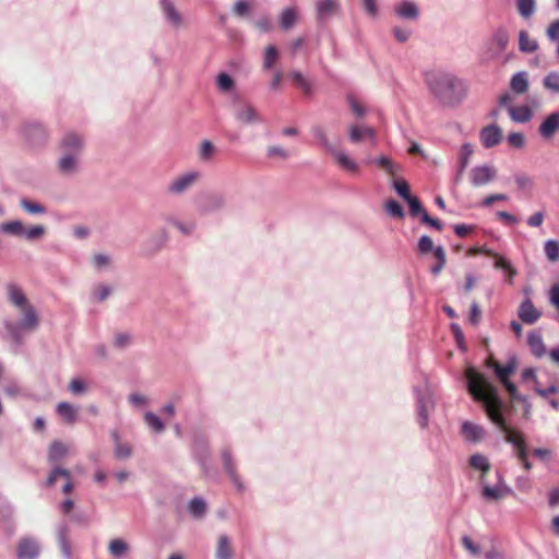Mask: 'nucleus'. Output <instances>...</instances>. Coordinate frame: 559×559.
I'll use <instances>...</instances> for the list:
<instances>
[{
	"mask_svg": "<svg viewBox=\"0 0 559 559\" xmlns=\"http://www.w3.org/2000/svg\"><path fill=\"white\" fill-rule=\"evenodd\" d=\"M465 378L467 380V390L469 394L476 401L484 403L487 416L504 433L506 441L513 444L515 452L525 450L526 442L523 435L509 427L501 414L502 404L498 396L497 389L486 380L483 373L478 372L473 367L466 368Z\"/></svg>",
	"mask_w": 559,
	"mask_h": 559,
	"instance_id": "1",
	"label": "nucleus"
},
{
	"mask_svg": "<svg viewBox=\"0 0 559 559\" xmlns=\"http://www.w3.org/2000/svg\"><path fill=\"white\" fill-rule=\"evenodd\" d=\"M425 82L435 100L444 107H453L466 96L465 83L452 73L431 70L425 73Z\"/></svg>",
	"mask_w": 559,
	"mask_h": 559,
	"instance_id": "2",
	"label": "nucleus"
},
{
	"mask_svg": "<svg viewBox=\"0 0 559 559\" xmlns=\"http://www.w3.org/2000/svg\"><path fill=\"white\" fill-rule=\"evenodd\" d=\"M487 367L493 369L500 382L504 385L512 401H522V396L519 394L516 386L509 380V377L516 370L518 362L514 358H511L504 366H501L493 358L487 359Z\"/></svg>",
	"mask_w": 559,
	"mask_h": 559,
	"instance_id": "3",
	"label": "nucleus"
},
{
	"mask_svg": "<svg viewBox=\"0 0 559 559\" xmlns=\"http://www.w3.org/2000/svg\"><path fill=\"white\" fill-rule=\"evenodd\" d=\"M497 177V170L493 166L481 165L472 168L469 173L471 183L475 187L485 186Z\"/></svg>",
	"mask_w": 559,
	"mask_h": 559,
	"instance_id": "4",
	"label": "nucleus"
},
{
	"mask_svg": "<svg viewBox=\"0 0 559 559\" xmlns=\"http://www.w3.org/2000/svg\"><path fill=\"white\" fill-rule=\"evenodd\" d=\"M19 559H36L39 555V545L35 538H21L16 546Z\"/></svg>",
	"mask_w": 559,
	"mask_h": 559,
	"instance_id": "5",
	"label": "nucleus"
},
{
	"mask_svg": "<svg viewBox=\"0 0 559 559\" xmlns=\"http://www.w3.org/2000/svg\"><path fill=\"white\" fill-rule=\"evenodd\" d=\"M349 140L353 143H359L364 140H369L372 145L377 142L376 131L373 128L353 124L348 129Z\"/></svg>",
	"mask_w": 559,
	"mask_h": 559,
	"instance_id": "6",
	"label": "nucleus"
},
{
	"mask_svg": "<svg viewBox=\"0 0 559 559\" xmlns=\"http://www.w3.org/2000/svg\"><path fill=\"white\" fill-rule=\"evenodd\" d=\"M235 117L241 124H252L261 121L257 109L249 104L239 105L235 111Z\"/></svg>",
	"mask_w": 559,
	"mask_h": 559,
	"instance_id": "7",
	"label": "nucleus"
},
{
	"mask_svg": "<svg viewBox=\"0 0 559 559\" xmlns=\"http://www.w3.org/2000/svg\"><path fill=\"white\" fill-rule=\"evenodd\" d=\"M58 477H62L66 480V483L62 487V492L66 495L71 493L74 488L73 483L71 480V473H70V471L62 468V467H56L50 472V474L46 480V486H48V487L55 486Z\"/></svg>",
	"mask_w": 559,
	"mask_h": 559,
	"instance_id": "8",
	"label": "nucleus"
},
{
	"mask_svg": "<svg viewBox=\"0 0 559 559\" xmlns=\"http://www.w3.org/2000/svg\"><path fill=\"white\" fill-rule=\"evenodd\" d=\"M479 138L484 147H493L501 141V130L496 124L487 126L481 129Z\"/></svg>",
	"mask_w": 559,
	"mask_h": 559,
	"instance_id": "9",
	"label": "nucleus"
},
{
	"mask_svg": "<svg viewBox=\"0 0 559 559\" xmlns=\"http://www.w3.org/2000/svg\"><path fill=\"white\" fill-rule=\"evenodd\" d=\"M199 178L198 173H188L177 177L168 187L170 193L179 194L192 186Z\"/></svg>",
	"mask_w": 559,
	"mask_h": 559,
	"instance_id": "10",
	"label": "nucleus"
},
{
	"mask_svg": "<svg viewBox=\"0 0 559 559\" xmlns=\"http://www.w3.org/2000/svg\"><path fill=\"white\" fill-rule=\"evenodd\" d=\"M542 313L534 307L530 299H525L519 308V318L527 324L535 323Z\"/></svg>",
	"mask_w": 559,
	"mask_h": 559,
	"instance_id": "11",
	"label": "nucleus"
},
{
	"mask_svg": "<svg viewBox=\"0 0 559 559\" xmlns=\"http://www.w3.org/2000/svg\"><path fill=\"white\" fill-rule=\"evenodd\" d=\"M19 309L21 311V314L23 316L21 328L28 331L36 330L39 324V318L35 309L29 304Z\"/></svg>",
	"mask_w": 559,
	"mask_h": 559,
	"instance_id": "12",
	"label": "nucleus"
},
{
	"mask_svg": "<svg viewBox=\"0 0 559 559\" xmlns=\"http://www.w3.org/2000/svg\"><path fill=\"white\" fill-rule=\"evenodd\" d=\"M222 460L224 469L229 475L231 481L237 486L238 489H242V484L240 483L239 476L236 472V465L231 457V452L229 449H224L222 451Z\"/></svg>",
	"mask_w": 559,
	"mask_h": 559,
	"instance_id": "13",
	"label": "nucleus"
},
{
	"mask_svg": "<svg viewBox=\"0 0 559 559\" xmlns=\"http://www.w3.org/2000/svg\"><path fill=\"white\" fill-rule=\"evenodd\" d=\"M461 433L468 441L479 442L484 438L485 430L479 425L464 421L461 427Z\"/></svg>",
	"mask_w": 559,
	"mask_h": 559,
	"instance_id": "14",
	"label": "nucleus"
},
{
	"mask_svg": "<svg viewBox=\"0 0 559 559\" xmlns=\"http://www.w3.org/2000/svg\"><path fill=\"white\" fill-rule=\"evenodd\" d=\"M558 128L559 112H552L539 126V134L545 139H550Z\"/></svg>",
	"mask_w": 559,
	"mask_h": 559,
	"instance_id": "15",
	"label": "nucleus"
},
{
	"mask_svg": "<svg viewBox=\"0 0 559 559\" xmlns=\"http://www.w3.org/2000/svg\"><path fill=\"white\" fill-rule=\"evenodd\" d=\"M61 147L66 150V153L80 154L83 147V140L75 133H68L61 141Z\"/></svg>",
	"mask_w": 559,
	"mask_h": 559,
	"instance_id": "16",
	"label": "nucleus"
},
{
	"mask_svg": "<svg viewBox=\"0 0 559 559\" xmlns=\"http://www.w3.org/2000/svg\"><path fill=\"white\" fill-rule=\"evenodd\" d=\"M56 412L59 417L67 424H74L78 419V412L73 405L68 402H60L57 405Z\"/></svg>",
	"mask_w": 559,
	"mask_h": 559,
	"instance_id": "17",
	"label": "nucleus"
},
{
	"mask_svg": "<svg viewBox=\"0 0 559 559\" xmlns=\"http://www.w3.org/2000/svg\"><path fill=\"white\" fill-rule=\"evenodd\" d=\"M7 292L9 301L16 308L25 307L29 304L22 289L15 284H9Z\"/></svg>",
	"mask_w": 559,
	"mask_h": 559,
	"instance_id": "18",
	"label": "nucleus"
},
{
	"mask_svg": "<svg viewBox=\"0 0 559 559\" xmlns=\"http://www.w3.org/2000/svg\"><path fill=\"white\" fill-rule=\"evenodd\" d=\"M510 118L515 122H527L532 118V110L528 106H509L508 108Z\"/></svg>",
	"mask_w": 559,
	"mask_h": 559,
	"instance_id": "19",
	"label": "nucleus"
},
{
	"mask_svg": "<svg viewBox=\"0 0 559 559\" xmlns=\"http://www.w3.org/2000/svg\"><path fill=\"white\" fill-rule=\"evenodd\" d=\"M469 466L474 469L480 471V480L484 481L486 474L490 471V463L488 459L479 453L473 454L469 457Z\"/></svg>",
	"mask_w": 559,
	"mask_h": 559,
	"instance_id": "20",
	"label": "nucleus"
},
{
	"mask_svg": "<svg viewBox=\"0 0 559 559\" xmlns=\"http://www.w3.org/2000/svg\"><path fill=\"white\" fill-rule=\"evenodd\" d=\"M332 155L337 165L344 170L353 174H356L358 171V165L353 159H350L345 153L337 150H333Z\"/></svg>",
	"mask_w": 559,
	"mask_h": 559,
	"instance_id": "21",
	"label": "nucleus"
},
{
	"mask_svg": "<svg viewBox=\"0 0 559 559\" xmlns=\"http://www.w3.org/2000/svg\"><path fill=\"white\" fill-rule=\"evenodd\" d=\"M68 447L61 441H53L49 445L48 450V461L50 463H56L63 459L68 454Z\"/></svg>",
	"mask_w": 559,
	"mask_h": 559,
	"instance_id": "22",
	"label": "nucleus"
},
{
	"mask_svg": "<svg viewBox=\"0 0 559 559\" xmlns=\"http://www.w3.org/2000/svg\"><path fill=\"white\" fill-rule=\"evenodd\" d=\"M511 90L516 94H524L528 90V79L526 72L514 74L510 82Z\"/></svg>",
	"mask_w": 559,
	"mask_h": 559,
	"instance_id": "23",
	"label": "nucleus"
},
{
	"mask_svg": "<svg viewBox=\"0 0 559 559\" xmlns=\"http://www.w3.org/2000/svg\"><path fill=\"white\" fill-rule=\"evenodd\" d=\"M234 550L227 536L222 535L218 538L216 548V559H233Z\"/></svg>",
	"mask_w": 559,
	"mask_h": 559,
	"instance_id": "24",
	"label": "nucleus"
},
{
	"mask_svg": "<svg viewBox=\"0 0 559 559\" xmlns=\"http://www.w3.org/2000/svg\"><path fill=\"white\" fill-rule=\"evenodd\" d=\"M298 19V12L295 8H286L280 16L281 27L285 31L292 28Z\"/></svg>",
	"mask_w": 559,
	"mask_h": 559,
	"instance_id": "25",
	"label": "nucleus"
},
{
	"mask_svg": "<svg viewBox=\"0 0 559 559\" xmlns=\"http://www.w3.org/2000/svg\"><path fill=\"white\" fill-rule=\"evenodd\" d=\"M395 12L405 19H416L418 16V8L414 2L403 1L395 7Z\"/></svg>",
	"mask_w": 559,
	"mask_h": 559,
	"instance_id": "26",
	"label": "nucleus"
},
{
	"mask_svg": "<svg viewBox=\"0 0 559 559\" xmlns=\"http://www.w3.org/2000/svg\"><path fill=\"white\" fill-rule=\"evenodd\" d=\"M527 343L531 347L532 353L536 357H542L546 353V348L543 342V338L537 333H530L527 336Z\"/></svg>",
	"mask_w": 559,
	"mask_h": 559,
	"instance_id": "27",
	"label": "nucleus"
},
{
	"mask_svg": "<svg viewBox=\"0 0 559 559\" xmlns=\"http://www.w3.org/2000/svg\"><path fill=\"white\" fill-rule=\"evenodd\" d=\"M519 48L523 52H534L538 48L535 39L531 38L526 31H521L519 34Z\"/></svg>",
	"mask_w": 559,
	"mask_h": 559,
	"instance_id": "28",
	"label": "nucleus"
},
{
	"mask_svg": "<svg viewBox=\"0 0 559 559\" xmlns=\"http://www.w3.org/2000/svg\"><path fill=\"white\" fill-rule=\"evenodd\" d=\"M163 11L168 21L176 27L181 24V15L169 0H162Z\"/></svg>",
	"mask_w": 559,
	"mask_h": 559,
	"instance_id": "29",
	"label": "nucleus"
},
{
	"mask_svg": "<svg viewBox=\"0 0 559 559\" xmlns=\"http://www.w3.org/2000/svg\"><path fill=\"white\" fill-rule=\"evenodd\" d=\"M108 551L114 558H120L129 551V545L121 538H115L109 543Z\"/></svg>",
	"mask_w": 559,
	"mask_h": 559,
	"instance_id": "30",
	"label": "nucleus"
},
{
	"mask_svg": "<svg viewBox=\"0 0 559 559\" xmlns=\"http://www.w3.org/2000/svg\"><path fill=\"white\" fill-rule=\"evenodd\" d=\"M78 155L64 153V155L59 160V169L64 174H69L75 170L78 164Z\"/></svg>",
	"mask_w": 559,
	"mask_h": 559,
	"instance_id": "31",
	"label": "nucleus"
},
{
	"mask_svg": "<svg viewBox=\"0 0 559 559\" xmlns=\"http://www.w3.org/2000/svg\"><path fill=\"white\" fill-rule=\"evenodd\" d=\"M337 9L336 0H319L317 2L318 15L320 19L326 17Z\"/></svg>",
	"mask_w": 559,
	"mask_h": 559,
	"instance_id": "32",
	"label": "nucleus"
},
{
	"mask_svg": "<svg viewBox=\"0 0 559 559\" xmlns=\"http://www.w3.org/2000/svg\"><path fill=\"white\" fill-rule=\"evenodd\" d=\"M433 255L437 259V263L431 266V273L437 276L443 270L447 262L445 250L439 246L433 249Z\"/></svg>",
	"mask_w": 559,
	"mask_h": 559,
	"instance_id": "33",
	"label": "nucleus"
},
{
	"mask_svg": "<svg viewBox=\"0 0 559 559\" xmlns=\"http://www.w3.org/2000/svg\"><path fill=\"white\" fill-rule=\"evenodd\" d=\"M509 44V34L506 29H498L492 37V45H495L497 51L495 53H501Z\"/></svg>",
	"mask_w": 559,
	"mask_h": 559,
	"instance_id": "34",
	"label": "nucleus"
},
{
	"mask_svg": "<svg viewBox=\"0 0 559 559\" xmlns=\"http://www.w3.org/2000/svg\"><path fill=\"white\" fill-rule=\"evenodd\" d=\"M473 153H474V148H473L472 144L464 143L461 146L460 156H459V164H460L459 173L460 174H462L465 170V168L467 167V165L469 163V158L472 157Z\"/></svg>",
	"mask_w": 559,
	"mask_h": 559,
	"instance_id": "35",
	"label": "nucleus"
},
{
	"mask_svg": "<svg viewBox=\"0 0 559 559\" xmlns=\"http://www.w3.org/2000/svg\"><path fill=\"white\" fill-rule=\"evenodd\" d=\"M490 257L495 259L493 266L496 269L504 270L508 273V281L511 283L512 277L516 274L515 269L512 267L509 261L496 252H493V255Z\"/></svg>",
	"mask_w": 559,
	"mask_h": 559,
	"instance_id": "36",
	"label": "nucleus"
},
{
	"mask_svg": "<svg viewBox=\"0 0 559 559\" xmlns=\"http://www.w3.org/2000/svg\"><path fill=\"white\" fill-rule=\"evenodd\" d=\"M545 254L550 262H556L559 260V241L558 240H547L544 246Z\"/></svg>",
	"mask_w": 559,
	"mask_h": 559,
	"instance_id": "37",
	"label": "nucleus"
},
{
	"mask_svg": "<svg viewBox=\"0 0 559 559\" xmlns=\"http://www.w3.org/2000/svg\"><path fill=\"white\" fill-rule=\"evenodd\" d=\"M144 421L154 432H162L165 429V425L154 413H145Z\"/></svg>",
	"mask_w": 559,
	"mask_h": 559,
	"instance_id": "38",
	"label": "nucleus"
},
{
	"mask_svg": "<svg viewBox=\"0 0 559 559\" xmlns=\"http://www.w3.org/2000/svg\"><path fill=\"white\" fill-rule=\"evenodd\" d=\"M189 512L194 516H202L206 510V503L201 498H193L189 503Z\"/></svg>",
	"mask_w": 559,
	"mask_h": 559,
	"instance_id": "39",
	"label": "nucleus"
},
{
	"mask_svg": "<svg viewBox=\"0 0 559 559\" xmlns=\"http://www.w3.org/2000/svg\"><path fill=\"white\" fill-rule=\"evenodd\" d=\"M1 230L7 234L23 236L24 225L20 221H12V222L2 224Z\"/></svg>",
	"mask_w": 559,
	"mask_h": 559,
	"instance_id": "40",
	"label": "nucleus"
},
{
	"mask_svg": "<svg viewBox=\"0 0 559 559\" xmlns=\"http://www.w3.org/2000/svg\"><path fill=\"white\" fill-rule=\"evenodd\" d=\"M277 57H278L277 49L272 45L267 46L265 48V52H264V61H263L264 69L270 70L275 64Z\"/></svg>",
	"mask_w": 559,
	"mask_h": 559,
	"instance_id": "41",
	"label": "nucleus"
},
{
	"mask_svg": "<svg viewBox=\"0 0 559 559\" xmlns=\"http://www.w3.org/2000/svg\"><path fill=\"white\" fill-rule=\"evenodd\" d=\"M290 76L305 94L310 95L312 93V86L310 82L307 81L300 72H292Z\"/></svg>",
	"mask_w": 559,
	"mask_h": 559,
	"instance_id": "42",
	"label": "nucleus"
},
{
	"mask_svg": "<svg viewBox=\"0 0 559 559\" xmlns=\"http://www.w3.org/2000/svg\"><path fill=\"white\" fill-rule=\"evenodd\" d=\"M384 207L386 213L393 217L403 218L405 215L402 205L395 200L386 201Z\"/></svg>",
	"mask_w": 559,
	"mask_h": 559,
	"instance_id": "43",
	"label": "nucleus"
},
{
	"mask_svg": "<svg viewBox=\"0 0 559 559\" xmlns=\"http://www.w3.org/2000/svg\"><path fill=\"white\" fill-rule=\"evenodd\" d=\"M518 10L523 17H530L535 11V0H518Z\"/></svg>",
	"mask_w": 559,
	"mask_h": 559,
	"instance_id": "44",
	"label": "nucleus"
},
{
	"mask_svg": "<svg viewBox=\"0 0 559 559\" xmlns=\"http://www.w3.org/2000/svg\"><path fill=\"white\" fill-rule=\"evenodd\" d=\"M544 86L547 90L559 93V73L550 72L544 79Z\"/></svg>",
	"mask_w": 559,
	"mask_h": 559,
	"instance_id": "45",
	"label": "nucleus"
},
{
	"mask_svg": "<svg viewBox=\"0 0 559 559\" xmlns=\"http://www.w3.org/2000/svg\"><path fill=\"white\" fill-rule=\"evenodd\" d=\"M481 493L487 500H499L503 497V492L499 487H490L487 485L483 487Z\"/></svg>",
	"mask_w": 559,
	"mask_h": 559,
	"instance_id": "46",
	"label": "nucleus"
},
{
	"mask_svg": "<svg viewBox=\"0 0 559 559\" xmlns=\"http://www.w3.org/2000/svg\"><path fill=\"white\" fill-rule=\"evenodd\" d=\"M215 152V147L211 141L204 140L200 145V158L203 160H209L212 158Z\"/></svg>",
	"mask_w": 559,
	"mask_h": 559,
	"instance_id": "47",
	"label": "nucleus"
},
{
	"mask_svg": "<svg viewBox=\"0 0 559 559\" xmlns=\"http://www.w3.org/2000/svg\"><path fill=\"white\" fill-rule=\"evenodd\" d=\"M217 86L222 92H229L234 87V81L227 73H219Z\"/></svg>",
	"mask_w": 559,
	"mask_h": 559,
	"instance_id": "48",
	"label": "nucleus"
},
{
	"mask_svg": "<svg viewBox=\"0 0 559 559\" xmlns=\"http://www.w3.org/2000/svg\"><path fill=\"white\" fill-rule=\"evenodd\" d=\"M21 206L31 214H41L45 213V207L38 203H34L29 200L23 199L21 200Z\"/></svg>",
	"mask_w": 559,
	"mask_h": 559,
	"instance_id": "49",
	"label": "nucleus"
},
{
	"mask_svg": "<svg viewBox=\"0 0 559 559\" xmlns=\"http://www.w3.org/2000/svg\"><path fill=\"white\" fill-rule=\"evenodd\" d=\"M394 189L397 192V194L405 201L413 197L409 192V186L405 180L395 181Z\"/></svg>",
	"mask_w": 559,
	"mask_h": 559,
	"instance_id": "50",
	"label": "nucleus"
},
{
	"mask_svg": "<svg viewBox=\"0 0 559 559\" xmlns=\"http://www.w3.org/2000/svg\"><path fill=\"white\" fill-rule=\"evenodd\" d=\"M418 252L421 254L428 253L430 251H433V242L432 239L429 236H421L418 241Z\"/></svg>",
	"mask_w": 559,
	"mask_h": 559,
	"instance_id": "51",
	"label": "nucleus"
},
{
	"mask_svg": "<svg viewBox=\"0 0 559 559\" xmlns=\"http://www.w3.org/2000/svg\"><path fill=\"white\" fill-rule=\"evenodd\" d=\"M45 233V228L40 225L33 226L31 228L24 227L23 236H25L26 239L33 240L41 237Z\"/></svg>",
	"mask_w": 559,
	"mask_h": 559,
	"instance_id": "52",
	"label": "nucleus"
},
{
	"mask_svg": "<svg viewBox=\"0 0 559 559\" xmlns=\"http://www.w3.org/2000/svg\"><path fill=\"white\" fill-rule=\"evenodd\" d=\"M406 202L409 205L411 216L415 217L419 214L423 216V211H426V210L421 206L420 201L416 197L409 198L408 200H406Z\"/></svg>",
	"mask_w": 559,
	"mask_h": 559,
	"instance_id": "53",
	"label": "nucleus"
},
{
	"mask_svg": "<svg viewBox=\"0 0 559 559\" xmlns=\"http://www.w3.org/2000/svg\"><path fill=\"white\" fill-rule=\"evenodd\" d=\"M508 142L512 147L521 148L525 144V136L521 132H512L508 136Z\"/></svg>",
	"mask_w": 559,
	"mask_h": 559,
	"instance_id": "54",
	"label": "nucleus"
},
{
	"mask_svg": "<svg viewBox=\"0 0 559 559\" xmlns=\"http://www.w3.org/2000/svg\"><path fill=\"white\" fill-rule=\"evenodd\" d=\"M130 454H131V448L128 444H122L118 441L116 442L115 455L117 459H119V460L127 459L130 456Z\"/></svg>",
	"mask_w": 559,
	"mask_h": 559,
	"instance_id": "55",
	"label": "nucleus"
},
{
	"mask_svg": "<svg viewBox=\"0 0 559 559\" xmlns=\"http://www.w3.org/2000/svg\"><path fill=\"white\" fill-rule=\"evenodd\" d=\"M469 322L473 325H477L481 319V310L477 302H473L469 311Z\"/></svg>",
	"mask_w": 559,
	"mask_h": 559,
	"instance_id": "56",
	"label": "nucleus"
},
{
	"mask_svg": "<svg viewBox=\"0 0 559 559\" xmlns=\"http://www.w3.org/2000/svg\"><path fill=\"white\" fill-rule=\"evenodd\" d=\"M348 104L350 106L352 111L357 117H362L365 115V107L354 96L348 97Z\"/></svg>",
	"mask_w": 559,
	"mask_h": 559,
	"instance_id": "57",
	"label": "nucleus"
},
{
	"mask_svg": "<svg viewBox=\"0 0 559 559\" xmlns=\"http://www.w3.org/2000/svg\"><path fill=\"white\" fill-rule=\"evenodd\" d=\"M462 545L463 547L468 550L472 555H478L479 554V547L476 545L473 539L469 536H463L462 537Z\"/></svg>",
	"mask_w": 559,
	"mask_h": 559,
	"instance_id": "58",
	"label": "nucleus"
},
{
	"mask_svg": "<svg viewBox=\"0 0 559 559\" xmlns=\"http://www.w3.org/2000/svg\"><path fill=\"white\" fill-rule=\"evenodd\" d=\"M377 164L383 169L385 170L389 175H394L395 174V170H394V166L392 164V162L385 157V156H380L378 159H377Z\"/></svg>",
	"mask_w": 559,
	"mask_h": 559,
	"instance_id": "59",
	"label": "nucleus"
},
{
	"mask_svg": "<svg viewBox=\"0 0 559 559\" xmlns=\"http://www.w3.org/2000/svg\"><path fill=\"white\" fill-rule=\"evenodd\" d=\"M267 156L269 157H281V158H287L288 154L287 152L277 145H272L267 147Z\"/></svg>",
	"mask_w": 559,
	"mask_h": 559,
	"instance_id": "60",
	"label": "nucleus"
},
{
	"mask_svg": "<svg viewBox=\"0 0 559 559\" xmlns=\"http://www.w3.org/2000/svg\"><path fill=\"white\" fill-rule=\"evenodd\" d=\"M421 222L436 228L439 231L442 229V224L438 219L430 217L427 211H423Z\"/></svg>",
	"mask_w": 559,
	"mask_h": 559,
	"instance_id": "61",
	"label": "nucleus"
},
{
	"mask_svg": "<svg viewBox=\"0 0 559 559\" xmlns=\"http://www.w3.org/2000/svg\"><path fill=\"white\" fill-rule=\"evenodd\" d=\"M547 36L550 40L559 39V20L554 21L547 28Z\"/></svg>",
	"mask_w": 559,
	"mask_h": 559,
	"instance_id": "62",
	"label": "nucleus"
},
{
	"mask_svg": "<svg viewBox=\"0 0 559 559\" xmlns=\"http://www.w3.org/2000/svg\"><path fill=\"white\" fill-rule=\"evenodd\" d=\"M249 10H250L249 2L243 1V0L236 2L234 5V12L240 16L246 15L249 12Z\"/></svg>",
	"mask_w": 559,
	"mask_h": 559,
	"instance_id": "63",
	"label": "nucleus"
},
{
	"mask_svg": "<svg viewBox=\"0 0 559 559\" xmlns=\"http://www.w3.org/2000/svg\"><path fill=\"white\" fill-rule=\"evenodd\" d=\"M69 389L73 394H81L85 391V384L80 379H73L70 382Z\"/></svg>",
	"mask_w": 559,
	"mask_h": 559,
	"instance_id": "64",
	"label": "nucleus"
}]
</instances>
